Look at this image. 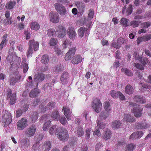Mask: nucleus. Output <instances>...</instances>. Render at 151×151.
<instances>
[{"label": "nucleus", "instance_id": "obj_6", "mask_svg": "<svg viewBox=\"0 0 151 151\" xmlns=\"http://www.w3.org/2000/svg\"><path fill=\"white\" fill-rule=\"evenodd\" d=\"M58 136V139L62 141H65L68 137V131L65 129H60Z\"/></svg>", "mask_w": 151, "mask_h": 151}, {"label": "nucleus", "instance_id": "obj_62", "mask_svg": "<svg viewBox=\"0 0 151 151\" xmlns=\"http://www.w3.org/2000/svg\"><path fill=\"white\" fill-rule=\"evenodd\" d=\"M151 24V23L148 22H144L142 24L143 27L145 29L149 27L150 26Z\"/></svg>", "mask_w": 151, "mask_h": 151}, {"label": "nucleus", "instance_id": "obj_48", "mask_svg": "<svg viewBox=\"0 0 151 151\" xmlns=\"http://www.w3.org/2000/svg\"><path fill=\"white\" fill-rule=\"evenodd\" d=\"M77 134L78 136L81 137L83 135L84 132L83 129L81 127H78L76 131Z\"/></svg>", "mask_w": 151, "mask_h": 151}, {"label": "nucleus", "instance_id": "obj_9", "mask_svg": "<svg viewBox=\"0 0 151 151\" xmlns=\"http://www.w3.org/2000/svg\"><path fill=\"white\" fill-rule=\"evenodd\" d=\"M27 120L25 118H22L17 123V129L19 130H22L25 128L27 125Z\"/></svg>", "mask_w": 151, "mask_h": 151}, {"label": "nucleus", "instance_id": "obj_3", "mask_svg": "<svg viewBox=\"0 0 151 151\" xmlns=\"http://www.w3.org/2000/svg\"><path fill=\"white\" fill-rule=\"evenodd\" d=\"M15 54L14 52H12L11 54H9L6 58L7 60L11 62L10 63L12 66L14 63H15L17 65H18L20 63V58L15 55Z\"/></svg>", "mask_w": 151, "mask_h": 151}, {"label": "nucleus", "instance_id": "obj_39", "mask_svg": "<svg viewBox=\"0 0 151 151\" xmlns=\"http://www.w3.org/2000/svg\"><path fill=\"white\" fill-rule=\"evenodd\" d=\"M121 71L128 76H131L133 75L132 72L130 70L126 68H122L121 69Z\"/></svg>", "mask_w": 151, "mask_h": 151}, {"label": "nucleus", "instance_id": "obj_21", "mask_svg": "<svg viewBox=\"0 0 151 151\" xmlns=\"http://www.w3.org/2000/svg\"><path fill=\"white\" fill-rule=\"evenodd\" d=\"M60 130L59 128L57 125L52 126L50 129L49 132L51 135H53L55 134H56Z\"/></svg>", "mask_w": 151, "mask_h": 151}, {"label": "nucleus", "instance_id": "obj_56", "mask_svg": "<svg viewBox=\"0 0 151 151\" xmlns=\"http://www.w3.org/2000/svg\"><path fill=\"white\" fill-rule=\"evenodd\" d=\"M71 43L69 40L66 39L62 45L63 47L65 48L67 47L68 46L70 45Z\"/></svg>", "mask_w": 151, "mask_h": 151}, {"label": "nucleus", "instance_id": "obj_64", "mask_svg": "<svg viewBox=\"0 0 151 151\" xmlns=\"http://www.w3.org/2000/svg\"><path fill=\"white\" fill-rule=\"evenodd\" d=\"M118 98H119L121 100H124L125 99V96L120 91L118 92Z\"/></svg>", "mask_w": 151, "mask_h": 151}, {"label": "nucleus", "instance_id": "obj_45", "mask_svg": "<svg viewBox=\"0 0 151 151\" xmlns=\"http://www.w3.org/2000/svg\"><path fill=\"white\" fill-rule=\"evenodd\" d=\"M109 114L107 112H102L99 115L100 118L102 119H106L109 116Z\"/></svg>", "mask_w": 151, "mask_h": 151}, {"label": "nucleus", "instance_id": "obj_38", "mask_svg": "<svg viewBox=\"0 0 151 151\" xmlns=\"http://www.w3.org/2000/svg\"><path fill=\"white\" fill-rule=\"evenodd\" d=\"M16 93H13L11 96L9 98H10L9 103L10 104L13 105L15 103L16 100Z\"/></svg>", "mask_w": 151, "mask_h": 151}, {"label": "nucleus", "instance_id": "obj_18", "mask_svg": "<svg viewBox=\"0 0 151 151\" xmlns=\"http://www.w3.org/2000/svg\"><path fill=\"white\" fill-rule=\"evenodd\" d=\"M111 136V132L108 129H106L103 134V138L105 140H107L110 138Z\"/></svg>", "mask_w": 151, "mask_h": 151}, {"label": "nucleus", "instance_id": "obj_12", "mask_svg": "<svg viewBox=\"0 0 151 151\" xmlns=\"http://www.w3.org/2000/svg\"><path fill=\"white\" fill-rule=\"evenodd\" d=\"M29 141L27 138H23L22 139L20 142L19 146L23 150L27 148L29 145Z\"/></svg>", "mask_w": 151, "mask_h": 151}, {"label": "nucleus", "instance_id": "obj_36", "mask_svg": "<svg viewBox=\"0 0 151 151\" xmlns=\"http://www.w3.org/2000/svg\"><path fill=\"white\" fill-rule=\"evenodd\" d=\"M129 20L125 18H122L120 21V23L124 27L129 25Z\"/></svg>", "mask_w": 151, "mask_h": 151}, {"label": "nucleus", "instance_id": "obj_24", "mask_svg": "<svg viewBox=\"0 0 151 151\" xmlns=\"http://www.w3.org/2000/svg\"><path fill=\"white\" fill-rule=\"evenodd\" d=\"M124 121L129 122H133L135 121L134 118L129 114H125L123 118Z\"/></svg>", "mask_w": 151, "mask_h": 151}, {"label": "nucleus", "instance_id": "obj_7", "mask_svg": "<svg viewBox=\"0 0 151 151\" xmlns=\"http://www.w3.org/2000/svg\"><path fill=\"white\" fill-rule=\"evenodd\" d=\"M3 117V122L4 125H8L11 123L12 120V116L9 112L5 111L4 113Z\"/></svg>", "mask_w": 151, "mask_h": 151}, {"label": "nucleus", "instance_id": "obj_47", "mask_svg": "<svg viewBox=\"0 0 151 151\" xmlns=\"http://www.w3.org/2000/svg\"><path fill=\"white\" fill-rule=\"evenodd\" d=\"M54 84L52 83H46L43 86V88L44 89H46L47 90L52 89Z\"/></svg>", "mask_w": 151, "mask_h": 151}, {"label": "nucleus", "instance_id": "obj_37", "mask_svg": "<svg viewBox=\"0 0 151 151\" xmlns=\"http://www.w3.org/2000/svg\"><path fill=\"white\" fill-rule=\"evenodd\" d=\"M49 61V57L48 55H43L41 60V62L44 64L48 63Z\"/></svg>", "mask_w": 151, "mask_h": 151}, {"label": "nucleus", "instance_id": "obj_63", "mask_svg": "<svg viewBox=\"0 0 151 151\" xmlns=\"http://www.w3.org/2000/svg\"><path fill=\"white\" fill-rule=\"evenodd\" d=\"M60 120V123L64 125H65L67 123L66 119L64 116L61 117Z\"/></svg>", "mask_w": 151, "mask_h": 151}, {"label": "nucleus", "instance_id": "obj_19", "mask_svg": "<svg viewBox=\"0 0 151 151\" xmlns=\"http://www.w3.org/2000/svg\"><path fill=\"white\" fill-rule=\"evenodd\" d=\"M122 123L119 120L114 121L112 122L111 127L114 129H118L122 126Z\"/></svg>", "mask_w": 151, "mask_h": 151}, {"label": "nucleus", "instance_id": "obj_1", "mask_svg": "<svg viewBox=\"0 0 151 151\" xmlns=\"http://www.w3.org/2000/svg\"><path fill=\"white\" fill-rule=\"evenodd\" d=\"M45 78L44 75L42 73H38L35 75L34 79L35 82H36L35 85L34 84L33 81H32V78L31 76H29L28 82L27 84V87H34L37 86L38 82H40L43 81Z\"/></svg>", "mask_w": 151, "mask_h": 151}, {"label": "nucleus", "instance_id": "obj_35", "mask_svg": "<svg viewBox=\"0 0 151 151\" xmlns=\"http://www.w3.org/2000/svg\"><path fill=\"white\" fill-rule=\"evenodd\" d=\"M38 114L37 112L32 113L30 118V121L33 123L35 122L37 119Z\"/></svg>", "mask_w": 151, "mask_h": 151}, {"label": "nucleus", "instance_id": "obj_55", "mask_svg": "<svg viewBox=\"0 0 151 151\" xmlns=\"http://www.w3.org/2000/svg\"><path fill=\"white\" fill-rule=\"evenodd\" d=\"M57 43V40L54 38L51 39L49 43L50 46H54L56 45Z\"/></svg>", "mask_w": 151, "mask_h": 151}, {"label": "nucleus", "instance_id": "obj_32", "mask_svg": "<svg viewBox=\"0 0 151 151\" xmlns=\"http://www.w3.org/2000/svg\"><path fill=\"white\" fill-rule=\"evenodd\" d=\"M51 117L53 119L58 121L59 119L60 115L57 111H55L52 112L51 114Z\"/></svg>", "mask_w": 151, "mask_h": 151}, {"label": "nucleus", "instance_id": "obj_14", "mask_svg": "<svg viewBox=\"0 0 151 151\" xmlns=\"http://www.w3.org/2000/svg\"><path fill=\"white\" fill-rule=\"evenodd\" d=\"M69 38L70 39H73L76 36V34L73 27H70L68 29L67 32Z\"/></svg>", "mask_w": 151, "mask_h": 151}, {"label": "nucleus", "instance_id": "obj_13", "mask_svg": "<svg viewBox=\"0 0 151 151\" xmlns=\"http://www.w3.org/2000/svg\"><path fill=\"white\" fill-rule=\"evenodd\" d=\"M50 20L52 22L57 23L58 22L59 17L58 14L56 13H52L50 14Z\"/></svg>", "mask_w": 151, "mask_h": 151}, {"label": "nucleus", "instance_id": "obj_11", "mask_svg": "<svg viewBox=\"0 0 151 151\" xmlns=\"http://www.w3.org/2000/svg\"><path fill=\"white\" fill-rule=\"evenodd\" d=\"M131 110L132 112L134 114L136 117H139L141 116L143 109L139 107V106L132 108Z\"/></svg>", "mask_w": 151, "mask_h": 151}, {"label": "nucleus", "instance_id": "obj_20", "mask_svg": "<svg viewBox=\"0 0 151 151\" xmlns=\"http://www.w3.org/2000/svg\"><path fill=\"white\" fill-rule=\"evenodd\" d=\"M40 92L37 88H35L32 90L29 94V96L30 97L34 98L38 96Z\"/></svg>", "mask_w": 151, "mask_h": 151}, {"label": "nucleus", "instance_id": "obj_44", "mask_svg": "<svg viewBox=\"0 0 151 151\" xmlns=\"http://www.w3.org/2000/svg\"><path fill=\"white\" fill-rule=\"evenodd\" d=\"M63 67L60 65H58L53 68V71L55 73L60 72L63 70Z\"/></svg>", "mask_w": 151, "mask_h": 151}, {"label": "nucleus", "instance_id": "obj_51", "mask_svg": "<svg viewBox=\"0 0 151 151\" xmlns=\"http://www.w3.org/2000/svg\"><path fill=\"white\" fill-rule=\"evenodd\" d=\"M33 51L32 47L30 46H29V48L27 52V57H29L31 56L32 54L33 53Z\"/></svg>", "mask_w": 151, "mask_h": 151}, {"label": "nucleus", "instance_id": "obj_58", "mask_svg": "<svg viewBox=\"0 0 151 151\" xmlns=\"http://www.w3.org/2000/svg\"><path fill=\"white\" fill-rule=\"evenodd\" d=\"M134 65L135 67L141 70H144V67L143 66V65L139 63H134Z\"/></svg>", "mask_w": 151, "mask_h": 151}, {"label": "nucleus", "instance_id": "obj_23", "mask_svg": "<svg viewBox=\"0 0 151 151\" xmlns=\"http://www.w3.org/2000/svg\"><path fill=\"white\" fill-rule=\"evenodd\" d=\"M134 100L139 103H145L146 101L145 99L141 96L136 95L134 98Z\"/></svg>", "mask_w": 151, "mask_h": 151}, {"label": "nucleus", "instance_id": "obj_30", "mask_svg": "<svg viewBox=\"0 0 151 151\" xmlns=\"http://www.w3.org/2000/svg\"><path fill=\"white\" fill-rule=\"evenodd\" d=\"M55 105V104L54 102H50L45 107L42 111L43 112H44L49 109H52L54 108Z\"/></svg>", "mask_w": 151, "mask_h": 151}, {"label": "nucleus", "instance_id": "obj_33", "mask_svg": "<svg viewBox=\"0 0 151 151\" xmlns=\"http://www.w3.org/2000/svg\"><path fill=\"white\" fill-rule=\"evenodd\" d=\"M16 4V2L15 1H10L6 4L5 7L9 9H12Z\"/></svg>", "mask_w": 151, "mask_h": 151}, {"label": "nucleus", "instance_id": "obj_42", "mask_svg": "<svg viewBox=\"0 0 151 151\" xmlns=\"http://www.w3.org/2000/svg\"><path fill=\"white\" fill-rule=\"evenodd\" d=\"M51 121L50 120L47 121L44 123L43 127V129L44 131H47L50 126L51 125Z\"/></svg>", "mask_w": 151, "mask_h": 151}, {"label": "nucleus", "instance_id": "obj_57", "mask_svg": "<svg viewBox=\"0 0 151 151\" xmlns=\"http://www.w3.org/2000/svg\"><path fill=\"white\" fill-rule=\"evenodd\" d=\"M55 53L58 55H59L62 54L63 52L58 47H55L54 48Z\"/></svg>", "mask_w": 151, "mask_h": 151}, {"label": "nucleus", "instance_id": "obj_29", "mask_svg": "<svg viewBox=\"0 0 151 151\" xmlns=\"http://www.w3.org/2000/svg\"><path fill=\"white\" fill-rule=\"evenodd\" d=\"M125 93L129 95H131L134 92V89L133 87L130 85L128 84L125 88Z\"/></svg>", "mask_w": 151, "mask_h": 151}, {"label": "nucleus", "instance_id": "obj_2", "mask_svg": "<svg viewBox=\"0 0 151 151\" xmlns=\"http://www.w3.org/2000/svg\"><path fill=\"white\" fill-rule=\"evenodd\" d=\"M47 35L48 36H53L55 34L58 35V37L62 38L65 36L66 33V29L61 25H60L56 28V31H53L52 29H49L47 31Z\"/></svg>", "mask_w": 151, "mask_h": 151}, {"label": "nucleus", "instance_id": "obj_27", "mask_svg": "<svg viewBox=\"0 0 151 151\" xmlns=\"http://www.w3.org/2000/svg\"><path fill=\"white\" fill-rule=\"evenodd\" d=\"M82 58L79 55H77L74 56L72 60V63L74 64H77L81 62Z\"/></svg>", "mask_w": 151, "mask_h": 151}, {"label": "nucleus", "instance_id": "obj_26", "mask_svg": "<svg viewBox=\"0 0 151 151\" xmlns=\"http://www.w3.org/2000/svg\"><path fill=\"white\" fill-rule=\"evenodd\" d=\"M22 67L23 68V72L24 73H26L29 68L28 64L26 63V60L25 58H23L22 62Z\"/></svg>", "mask_w": 151, "mask_h": 151}, {"label": "nucleus", "instance_id": "obj_17", "mask_svg": "<svg viewBox=\"0 0 151 151\" xmlns=\"http://www.w3.org/2000/svg\"><path fill=\"white\" fill-rule=\"evenodd\" d=\"M28 44L29 46H30L32 47H33L35 51H37L39 48V43L34 40H29Z\"/></svg>", "mask_w": 151, "mask_h": 151}, {"label": "nucleus", "instance_id": "obj_34", "mask_svg": "<svg viewBox=\"0 0 151 151\" xmlns=\"http://www.w3.org/2000/svg\"><path fill=\"white\" fill-rule=\"evenodd\" d=\"M30 27L33 30H37L39 29L40 27L39 24L37 22H31L30 24Z\"/></svg>", "mask_w": 151, "mask_h": 151}, {"label": "nucleus", "instance_id": "obj_46", "mask_svg": "<svg viewBox=\"0 0 151 151\" xmlns=\"http://www.w3.org/2000/svg\"><path fill=\"white\" fill-rule=\"evenodd\" d=\"M111 105L109 102H105L104 105V107L105 110L108 112H109L111 111Z\"/></svg>", "mask_w": 151, "mask_h": 151}, {"label": "nucleus", "instance_id": "obj_5", "mask_svg": "<svg viewBox=\"0 0 151 151\" xmlns=\"http://www.w3.org/2000/svg\"><path fill=\"white\" fill-rule=\"evenodd\" d=\"M54 6L57 12L61 15H65L67 14V10L65 7L62 4L59 3L55 4Z\"/></svg>", "mask_w": 151, "mask_h": 151}, {"label": "nucleus", "instance_id": "obj_8", "mask_svg": "<svg viewBox=\"0 0 151 151\" xmlns=\"http://www.w3.org/2000/svg\"><path fill=\"white\" fill-rule=\"evenodd\" d=\"M36 129V126L35 125H32L26 129L24 134L28 137H32L34 135Z\"/></svg>", "mask_w": 151, "mask_h": 151}, {"label": "nucleus", "instance_id": "obj_40", "mask_svg": "<svg viewBox=\"0 0 151 151\" xmlns=\"http://www.w3.org/2000/svg\"><path fill=\"white\" fill-rule=\"evenodd\" d=\"M141 23L140 21L133 20L131 21L130 23V25L134 28L139 26V25Z\"/></svg>", "mask_w": 151, "mask_h": 151}, {"label": "nucleus", "instance_id": "obj_59", "mask_svg": "<svg viewBox=\"0 0 151 151\" xmlns=\"http://www.w3.org/2000/svg\"><path fill=\"white\" fill-rule=\"evenodd\" d=\"M133 57L136 60H138L139 61L142 58L141 56L139 55V53L135 52L133 54Z\"/></svg>", "mask_w": 151, "mask_h": 151}, {"label": "nucleus", "instance_id": "obj_43", "mask_svg": "<svg viewBox=\"0 0 151 151\" xmlns=\"http://www.w3.org/2000/svg\"><path fill=\"white\" fill-rule=\"evenodd\" d=\"M139 61L140 63L143 65L144 66H145L147 64L149 63H150L148 58L146 57L144 58L143 59L141 58L140 60H139Z\"/></svg>", "mask_w": 151, "mask_h": 151}, {"label": "nucleus", "instance_id": "obj_22", "mask_svg": "<svg viewBox=\"0 0 151 151\" xmlns=\"http://www.w3.org/2000/svg\"><path fill=\"white\" fill-rule=\"evenodd\" d=\"M69 78V75L68 73L65 72L61 76L60 78V81L63 83H64L68 81V78Z\"/></svg>", "mask_w": 151, "mask_h": 151}, {"label": "nucleus", "instance_id": "obj_10", "mask_svg": "<svg viewBox=\"0 0 151 151\" xmlns=\"http://www.w3.org/2000/svg\"><path fill=\"white\" fill-rule=\"evenodd\" d=\"M76 50V47L70 48L68 52L66 54L65 58V60L67 61L71 60L74 56Z\"/></svg>", "mask_w": 151, "mask_h": 151}, {"label": "nucleus", "instance_id": "obj_41", "mask_svg": "<svg viewBox=\"0 0 151 151\" xmlns=\"http://www.w3.org/2000/svg\"><path fill=\"white\" fill-rule=\"evenodd\" d=\"M97 126L100 129H104L105 127L106 124L101 121L99 120H97Z\"/></svg>", "mask_w": 151, "mask_h": 151}, {"label": "nucleus", "instance_id": "obj_54", "mask_svg": "<svg viewBox=\"0 0 151 151\" xmlns=\"http://www.w3.org/2000/svg\"><path fill=\"white\" fill-rule=\"evenodd\" d=\"M119 91L116 92L114 90L111 91L110 92L111 96L114 98L115 99L118 98V92Z\"/></svg>", "mask_w": 151, "mask_h": 151}, {"label": "nucleus", "instance_id": "obj_53", "mask_svg": "<svg viewBox=\"0 0 151 151\" xmlns=\"http://www.w3.org/2000/svg\"><path fill=\"white\" fill-rule=\"evenodd\" d=\"M94 14V11L92 9H90L89 11L88 14V19L89 20H90L93 18V16Z\"/></svg>", "mask_w": 151, "mask_h": 151}, {"label": "nucleus", "instance_id": "obj_61", "mask_svg": "<svg viewBox=\"0 0 151 151\" xmlns=\"http://www.w3.org/2000/svg\"><path fill=\"white\" fill-rule=\"evenodd\" d=\"M132 5L131 4H130L129 5V7L128 8V9L127 11V15H129L132 12Z\"/></svg>", "mask_w": 151, "mask_h": 151}, {"label": "nucleus", "instance_id": "obj_16", "mask_svg": "<svg viewBox=\"0 0 151 151\" xmlns=\"http://www.w3.org/2000/svg\"><path fill=\"white\" fill-rule=\"evenodd\" d=\"M21 78V76L19 75H16L15 77H11L9 80L10 85L11 86L14 85L18 81V80H19Z\"/></svg>", "mask_w": 151, "mask_h": 151}, {"label": "nucleus", "instance_id": "obj_49", "mask_svg": "<svg viewBox=\"0 0 151 151\" xmlns=\"http://www.w3.org/2000/svg\"><path fill=\"white\" fill-rule=\"evenodd\" d=\"M136 147L135 145L132 144H128L126 146L127 148L126 150L127 151H129L134 150Z\"/></svg>", "mask_w": 151, "mask_h": 151}, {"label": "nucleus", "instance_id": "obj_60", "mask_svg": "<svg viewBox=\"0 0 151 151\" xmlns=\"http://www.w3.org/2000/svg\"><path fill=\"white\" fill-rule=\"evenodd\" d=\"M28 107L29 106L28 105L24 104L21 106V108L20 110L23 112H25L27 110Z\"/></svg>", "mask_w": 151, "mask_h": 151}, {"label": "nucleus", "instance_id": "obj_31", "mask_svg": "<svg viewBox=\"0 0 151 151\" xmlns=\"http://www.w3.org/2000/svg\"><path fill=\"white\" fill-rule=\"evenodd\" d=\"M45 151H49L52 147L51 142L49 141L44 142L43 145Z\"/></svg>", "mask_w": 151, "mask_h": 151}, {"label": "nucleus", "instance_id": "obj_52", "mask_svg": "<svg viewBox=\"0 0 151 151\" xmlns=\"http://www.w3.org/2000/svg\"><path fill=\"white\" fill-rule=\"evenodd\" d=\"M77 7L80 9L82 10L85 7L84 3L82 2H77L76 4Z\"/></svg>", "mask_w": 151, "mask_h": 151}, {"label": "nucleus", "instance_id": "obj_4", "mask_svg": "<svg viewBox=\"0 0 151 151\" xmlns=\"http://www.w3.org/2000/svg\"><path fill=\"white\" fill-rule=\"evenodd\" d=\"M92 106L93 109L96 112H99L102 108V104L100 100L95 98L93 100Z\"/></svg>", "mask_w": 151, "mask_h": 151}, {"label": "nucleus", "instance_id": "obj_28", "mask_svg": "<svg viewBox=\"0 0 151 151\" xmlns=\"http://www.w3.org/2000/svg\"><path fill=\"white\" fill-rule=\"evenodd\" d=\"M63 110L64 111V114L66 116L68 120H70V109L68 107L67 108L65 107H63Z\"/></svg>", "mask_w": 151, "mask_h": 151}, {"label": "nucleus", "instance_id": "obj_50", "mask_svg": "<svg viewBox=\"0 0 151 151\" xmlns=\"http://www.w3.org/2000/svg\"><path fill=\"white\" fill-rule=\"evenodd\" d=\"M93 131L90 128H89L87 129L85 132L86 137L85 138L86 139H88L90 137V133L92 132Z\"/></svg>", "mask_w": 151, "mask_h": 151}, {"label": "nucleus", "instance_id": "obj_25", "mask_svg": "<svg viewBox=\"0 0 151 151\" xmlns=\"http://www.w3.org/2000/svg\"><path fill=\"white\" fill-rule=\"evenodd\" d=\"M88 29H87L84 27H81L78 30V35L81 37H82L85 33L86 34L88 32Z\"/></svg>", "mask_w": 151, "mask_h": 151}, {"label": "nucleus", "instance_id": "obj_15", "mask_svg": "<svg viewBox=\"0 0 151 151\" xmlns=\"http://www.w3.org/2000/svg\"><path fill=\"white\" fill-rule=\"evenodd\" d=\"M149 127V125L145 121L137 123L136 125V128L137 129H145Z\"/></svg>", "mask_w": 151, "mask_h": 151}]
</instances>
